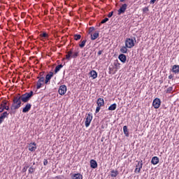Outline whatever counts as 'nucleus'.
I'll return each instance as SVG.
<instances>
[{"instance_id":"nucleus-1","label":"nucleus","mask_w":179,"mask_h":179,"mask_svg":"<svg viewBox=\"0 0 179 179\" xmlns=\"http://www.w3.org/2000/svg\"><path fill=\"white\" fill-rule=\"evenodd\" d=\"M22 107V98L21 96H15L13 100V103L10 107V110L13 111V110H18Z\"/></svg>"},{"instance_id":"nucleus-2","label":"nucleus","mask_w":179,"mask_h":179,"mask_svg":"<svg viewBox=\"0 0 179 179\" xmlns=\"http://www.w3.org/2000/svg\"><path fill=\"white\" fill-rule=\"evenodd\" d=\"M33 96H34V92H33V91L26 92L21 96V101L23 103H27L31 99V97H33Z\"/></svg>"},{"instance_id":"nucleus-3","label":"nucleus","mask_w":179,"mask_h":179,"mask_svg":"<svg viewBox=\"0 0 179 179\" xmlns=\"http://www.w3.org/2000/svg\"><path fill=\"white\" fill-rule=\"evenodd\" d=\"M92 120H93V113H89L88 114H87L85 122V125L86 128H89V127H90Z\"/></svg>"},{"instance_id":"nucleus-4","label":"nucleus","mask_w":179,"mask_h":179,"mask_svg":"<svg viewBox=\"0 0 179 179\" xmlns=\"http://www.w3.org/2000/svg\"><path fill=\"white\" fill-rule=\"evenodd\" d=\"M161 104H162V101L159 98H155L152 101V107H154V108H156V109L159 108Z\"/></svg>"},{"instance_id":"nucleus-5","label":"nucleus","mask_w":179,"mask_h":179,"mask_svg":"<svg viewBox=\"0 0 179 179\" xmlns=\"http://www.w3.org/2000/svg\"><path fill=\"white\" fill-rule=\"evenodd\" d=\"M125 45L127 48H132L135 45V43H134V39L127 38L125 41Z\"/></svg>"},{"instance_id":"nucleus-6","label":"nucleus","mask_w":179,"mask_h":179,"mask_svg":"<svg viewBox=\"0 0 179 179\" xmlns=\"http://www.w3.org/2000/svg\"><path fill=\"white\" fill-rule=\"evenodd\" d=\"M45 78H39L37 84H36V89H40L41 86H44L45 85Z\"/></svg>"},{"instance_id":"nucleus-7","label":"nucleus","mask_w":179,"mask_h":179,"mask_svg":"<svg viewBox=\"0 0 179 179\" xmlns=\"http://www.w3.org/2000/svg\"><path fill=\"white\" fill-rule=\"evenodd\" d=\"M136 168L135 169L134 173H141V170L142 169V167L143 166V161L141 160V162H138Z\"/></svg>"},{"instance_id":"nucleus-8","label":"nucleus","mask_w":179,"mask_h":179,"mask_svg":"<svg viewBox=\"0 0 179 179\" xmlns=\"http://www.w3.org/2000/svg\"><path fill=\"white\" fill-rule=\"evenodd\" d=\"M45 76V85H48V83L50 82V80H51V78H52V76H54V73L52 71H50Z\"/></svg>"},{"instance_id":"nucleus-9","label":"nucleus","mask_w":179,"mask_h":179,"mask_svg":"<svg viewBox=\"0 0 179 179\" xmlns=\"http://www.w3.org/2000/svg\"><path fill=\"white\" fill-rule=\"evenodd\" d=\"M29 152H34L37 149V144L36 143H31L28 145Z\"/></svg>"},{"instance_id":"nucleus-10","label":"nucleus","mask_w":179,"mask_h":179,"mask_svg":"<svg viewBox=\"0 0 179 179\" xmlns=\"http://www.w3.org/2000/svg\"><path fill=\"white\" fill-rule=\"evenodd\" d=\"M127 8H128V5L127 3L122 4L120 8L118 10V15H121L122 13H125V10H127Z\"/></svg>"},{"instance_id":"nucleus-11","label":"nucleus","mask_w":179,"mask_h":179,"mask_svg":"<svg viewBox=\"0 0 179 179\" xmlns=\"http://www.w3.org/2000/svg\"><path fill=\"white\" fill-rule=\"evenodd\" d=\"M8 115H9V113L5 111L0 115V124L3 122L5 118H8Z\"/></svg>"},{"instance_id":"nucleus-12","label":"nucleus","mask_w":179,"mask_h":179,"mask_svg":"<svg viewBox=\"0 0 179 179\" xmlns=\"http://www.w3.org/2000/svg\"><path fill=\"white\" fill-rule=\"evenodd\" d=\"M30 110H31V103H28L22 108V113H29V111H30Z\"/></svg>"},{"instance_id":"nucleus-13","label":"nucleus","mask_w":179,"mask_h":179,"mask_svg":"<svg viewBox=\"0 0 179 179\" xmlns=\"http://www.w3.org/2000/svg\"><path fill=\"white\" fill-rule=\"evenodd\" d=\"M90 165L91 169H97L98 167L97 161L94 159H91L90 162Z\"/></svg>"},{"instance_id":"nucleus-14","label":"nucleus","mask_w":179,"mask_h":179,"mask_svg":"<svg viewBox=\"0 0 179 179\" xmlns=\"http://www.w3.org/2000/svg\"><path fill=\"white\" fill-rule=\"evenodd\" d=\"M120 61H121V62H122L123 64H125V62H127V56L124 54H121L119 55L118 57Z\"/></svg>"},{"instance_id":"nucleus-15","label":"nucleus","mask_w":179,"mask_h":179,"mask_svg":"<svg viewBox=\"0 0 179 179\" xmlns=\"http://www.w3.org/2000/svg\"><path fill=\"white\" fill-rule=\"evenodd\" d=\"M159 157H153L151 159V164L156 166V164H159Z\"/></svg>"},{"instance_id":"nucleus-16","label":"nucleus","mask_w":179,"mask_h":179,"mask_svg":"<svg viewBox=\"0 0 179 179\" xmlns=\"http://www.w3.org/2000/svg\"><path fill=\"white\" fill-rule=\"evenodd\" d=\"M71 179H83V176L80 173H73L71 176Z\"/></svg>"},{"instance_id":"nucleus-17","label":"nucleus","mask_w":179,"mask_h":179,"mask_svg":"<svg viewBox=\"0 0 179 179\" xmlns=\"http://www.w3.org/2000/svg\"><path fill=\"white\" fill-rule=\"evenodd\" d=\"M73 54V49H71L70 51L68 52L67 55H66V59L68 61L71 60L72 58V55Z\"/></svg>"},{"instance_id":"nucleus-18","label":"nucleus","mask_w":179,"mask_h":179,"mask_svg":"<svg viewBox=\"0 0 179 179\" xmlns=\"http://www.w3.org/2000/svg\"><path fill=\"white\" fill-rule=\"evenodd\" d=\"M172 72L176 74L179 73V65H173L172 67Z\"/></svg>"},{"instance_id":"nucleus-19","label":"nucleus","mask_w":179,"mask_h":179,"mask_svg":"<svg viewBox=\"0 0 179 179\" xmlns=\"http://www.w3.org/2000/svg\"><path fill=\"white\" fill-rule=\"evenodd\" d=\"M118 174H120V172H118L117 170L113 169L110 171V176L113 177V178H115V177H117Z\"/></svg>"},{"instance_id":"nucleus-20","label":"nucleus","mask_w":179,"mask_h":179,"mask_svg":"<svg viewBox=\"0 0 179 179\" xmlns=\"http://www.w3.org/2000/svg\"><path fill=\"white\" fill-rule=\"evenodd\" d=\"M90 76L92 79H96V78H97V72H96L94 70H92L90 72Z\"/></svg>"},{"instance_id":"nucleus-21","label":"nucleus","mask_w":179,"mask_h":179,"mask_svg":"<svg viewBox=\"0 0 179 179\" xmlns=\"http://www.w3.org/2000/svg\"><path fill=\"white\" fill-rule=\"evenodd\" d=\"M97 106L103 107L104 106V99L103 98H99L96 101Z\"/></svg>"},{"instance_id":"nucleus-22","label":"nucleus","mask_w":179,"mask_h":179,"mask_svg":"<svg viewBox=\"0 0 179 179\" xmlns=\"http://www.w3.org/2000/svg\"><path fill=\"white\" fill-rule=\"evenodd\" d=\"M123 132L127 138L129 137V131H128V126L123 127Z\"/></svg>"},{"instance_id":"nucleus-23","label":"nucleus","mask_w":179,"mask_h":179,"mask_svg":"<svg viewBox=\"0 0 179 179\" xmlns=\"http://www.w3.org/2000/svg\"><path fill=\"white\" fill-rule=\"evenodd\" d=\"M35 171H36V166L32 165L29 167V169H28L29 174H34Z\"/></svg>"},{"instance_id":"nucleus-24","label":"nucleus","mask_w":179,"mask_h":179,"mask_svg":"<svg viewBox=\"0 0 179 179\" xmlns=\"http://www.w3.org/2000/svg\"><path fill=\"white\" fill-rule=\"evenodd\" d=\"M117 109V103H113L111 104L108 110H109V111H114V110H116Z\"/></svg>"},{"instance_id":"nucleus-25","label":"nucleus","mask_w":179,"mask_h":179,"mask_svg":"<svg viewBox=\"0 0 179 179\" xmlns=\"http://www.w3.org/2000/svg\"><path fill=\"white\" fill-rule=\"evenodd\" d=\"M120 52H122V54H127V52H128V47H127V45L122 47L120 48Z\"/></svg>"},{"instance_id":"nucleus-26","label":"nucleus","mask_w":179,"mask_h":179,"mask_svg":"<svg viewBox=\"0 0 179 179\" xmlns=\"http://www.w3.org/2000/svg\"><path fill=\"white\" fill-rule=\"evenodd\" d=\"M99 37V31L94 32L93 34H91V40H96Z\"/></svg>"},{"instance_id":"nucleus-27","label":"nucleus","mask_w":179,"mask_h":179,"mask_svg":"<svg viewBox=\"0 0 179 179\" xmlns=\"http://www.w3.org/2000/svg\"><path fill=\"white\" fill-rule=\"evenodd\" d=\"M63 66H64L62 64L57 66L55 69V73H58V72L61 71V69L63 68Z\"/></svg>"},{"instance_id":"nucleus-28","label":"nucleus","mask_w":179,"mask_h":179,"mask_svg":"<svg viewBox=\"0 0 179 179\" xmlns=\"http://www.w3.org/2000/svg\"><path fill=\"white\" fill-rule=\"evenodd\" d=\"M29 166L28 164H27L23 169H22L21 173H26V171H27V169H29Z\"/></svg>"},{"instance_id":"nucleus-29","label":"nucleus","mask_w":179,"mask_h":179,"mask_svg":"<svg viewBox=\"0 0 179 179\" xmlns=\"http://www.w3.org/2000/svg\"><path fill=\"white\" fill-rule=\"evenodd\" d=\"M0 106H1V107H6V106H8V101L6 100H3Z\"/></svg>"},{"instance_id":"nucleus-30","label":"nucleus","mask_w":179,"mask_h":179,"mask_svg":"<svg viewBox=\"0 0 179 179\" xmlns=\"http://www.w3.org/2000/svg\"><path fill=\"white\" fill-rule=\"evenodd\" d=\"M86 41H87V40H83L81 42V44L79 45L80 48H83V47H85V45H86Z\"/></svg>"},{"instance_id":"nucleus-31","label":"nucleus","mask_w":179,"mask_h":179,"mask_svg":"<svg viewBox=\"0 0 179 179\" xmlns=\"http://www.w3.org/2000/svg\"><path fill=\"white\" fill-rule=\"evenodd\" d=\"M78 55H79V52H74L71 55V58H78Z\"/></svg>"},{"instance_id":"nucleus-32","label":"nucleus","mask_w":179,"mask_h":179,"mask_svg":"<svg viewBox=\"0 0 179 179\" xmlns=\"http://www.w3.org/2000/svg\"><path fill=\"white\" fill-rule=\"evenodd\" d=\"M81 37H82V36H80V34H75L74 35V40L78 41V40H80Z\"/></svg>"},{"instance_id":"nucleus-33","label":"nucleus","mask_w":179,"mask_h":179,"mask_svg":"<svg viewBox=\"0 0 179 179\" xmlns=\"http://www.w3.org/2000/svg\"><path fill=\"white\" fill-rule=\"evenodd\" d=\"M39 76L38 78L40 79V78H45V72L43 71L39 73Z\"/></svg>"},{"instance_id":"nucleus-34","label":"nucleus","mask_w":179,"mask_h":179,"mask_svg":"<svg viewBox=\"0 0 179 179\" xmlns=\"http://www.w3.org/2000/svg\"><path fill=\"white\" fill-rule=\"evenodd\" d=\"M58 93L60 96H64L66 93V90H58Z\"/></svg>"},{"instance_id":"nucleus-35","label":"nucleus","mask_w":179,"mask_h":179,"mask_svg":"<svg viewBox=\"0 0 179 179\" xmlns=\"http://www.w3.org/2000/svg\"><path fill=\"white\" fill-rule=\"evenodd\" d=\"M59 90H66V85H62L59 87Z\"/></svg>"},{"instance_id":"nucleus-36","label":"nucleus","mask_w":179,"mask_h":179,"mask_svg":"<svg viewBox=\"0 0 179 179\" xmlns=\"http://www.w3.org/2000/svg\"><path fill=\"white\" fill-rule=\"evenodd\" d=\"M106 22H108V18H105V19H103L101 22V23H99V26H100L101 24H104V23H106Z\"/></svg>"},{"instance_id":"nucleus-37","label":"nucleus","mask_w":179,"mask_h":179,"mask_svg":"<svg viewBox=\"0 0 179 179\" xmlns=\"http://www.w3.org/2000/svg\"><path fill=\"white\" fill-rule=\"evenodd\" d=\"M101 109V106H97L95 113L97 114V113H99L100 110Z\"/></svg>"},{"instance_id":"nucleus-38","label":"nucleus","mask_w":179,"mask_h":179,"mask_svg":"<svg viewBox=\"0 0 179 179\" xmlns=\"http://www.w3.org/2000/svg\"><path fill=\"white\" fill-rule=\"evenodd\" d=\"M40 36L44 37L45 38H46V37H48V34H47V33H43V34H41Z\"/></svg>"},{"instance_id":"nucleus-39","label":"nucleus","mask_w":179,"mask_h":179,"mask_svg":"<svg viewBox=\"0 0 179 179\" xmlns=\"http://www.w3.org/2000/svg\"><path fill=\"white\" fill-rule=\"evenodd\" d=\"M143 12H149V8L148 7H145L144 8H143Z\"/></svg>"},{"instance_id":"nucleus-40","label":"nucleus","mask_w":179,"mask_h":179,"mask_svg":"<svg viewBox=\"0 0 179 179\" xmlns=\"http://www.w3.org/2000/svg\"><path fill=\"white\" fill-rule=\"evenodd\" d=\"M47 164H48V160L45 159L44 161H43V166H47Z\"/></svg>"},{"instance_id":"nucleus-41","label":"nucleus","mask_w":179,"mask_h":179,"mask_svg":"<svg viewBox=\"0 0 179 179\" xmlns=\"http://www.w3.org/2000/svg\"><path fill=\"white\" fill-rule=\"evenodd\" d=\"M113 15H114V12L113 11H112V12L108 13V17H111L113 16Z\"/></svg>"},{"instance_id":"nucleus-42","label":"nucleus","mask_w":179,"mask_h":179,"mask_svg":"<svg viewBox=\"0 0 179 179\" xmlns=\"http://www.w3.org/2000/svg\"><path fill=\"white\" fill-rule=\"evenodd\" d=\"M3 110H5L3 106L0 105V113H3Z\"/></svg>"},{"instance_id":"nucleus-43","label":"nucleus","mask_w":179,"mask_h":179,"mask_svg":"<svg viewBox=\"0 0 179 179\" xmlns=\"http://www.w3.org/2000/svg\"><path fill=\"white\" fill-rule=\"evenodd\" d=\"M3 108H4V110H6L7 111H9V110H10V108H9V106H4Z\"/></svg>"},{"instance_id":"nucleus-44","label":"nucleus","mask_w":179,"mask_h":179,"mask_svg":"<svg viewBox=\"0 0 179 179\" xmlns=\"http://www.w3.org/2000/svg\"><path fill=\"white\" fill-rule=\"evenodd\" d=\"M101 54H103V50H99L98 52V55H101Z\"/></svg>"},{"instance_id":"nucleus-45","label":"nucleus","mask_w":179,"mask_h":179,"mask_svg":"<svg viewBox=\"0 0 179 179\" xmlns=\"http://www.w3.org/2000/svg\"><path fill=\"white\" fill-rule=\"evenodd\" d=\"M156 2V0H150V3H155Z\"/></svg>"},{"instance_id":"nucleus-46","label":"nucleus","mask_w":179,"mask_h":179,"mask_svg":"<svg viewBox=\"0 0 179 179\" xmlns=\"http://www.w3.org/2000/svg\"><path fill=\"white\" fill-rule=\"evenodd\" d=\"M90 30H91V31H93V30H94V27H90Z\"/></svg>"},{"instance_id":"nucleus-47","label":"nucleus","mask_w":179,"mask_h":179,"mask_svg":"<svg viewBox=\"0 0 179 179\" xmlns=\"http://www.w3.org/2000/svg\"><path fill=\"white\" fill-rule=\"evenodd\" d=\"M173 75H170V76H169V79H173Z\"/></svg>"},{"instance_id":"nucleus-48","label":"nucleus","mask_w":179,"mask_h":179,"mask_svg":"<svg viewBox=\"0 0 179 179\" xmlns=\"http://www.w3.org/2000/svg\"><path fill=\"white\" fill-rule=\"evenodd\" d=\"M68 96H71V91H68L67 94Z\"/></svg>"},{"instance_id":"nucleus-49","label":"nucleus","mask_w":179,"mask_h":179,"mask_svg":"<svg viewBox=\"0 0 179 179\" xmlns=\"http://www.w3.org/2000/svg\"><path fill=\"white\" fill-rule=\"evenodd\" d=\"M166 93H171V90H167Z\"/></svg>"},{"instance_id":"nucleus-50","label":"nucleus","mask_w":179,"mask_h":179,"mask_svg":"<svg viewBox=\"0 0 179 179\" xmlns=\"http://www.w3.org/2000/svg\"><path fill=\"white\" fill-rule=\"evenodd\" d=\"M104 141V137L101 138V142H103Z\"/></svg>"},{"instance_id":"nucleus-51","label":"nucleus","mask_w":179,"mask_h":179,"mask_svg":"<svg viewBox=\"0 0 179 179\" xmlns=\"http://www.w3.org/2000/svg\"><path fill=\"white\" fill-rule=\"evenodd\" d=\"M56 178L59 179L61 178V176H57Z\"/></svg>"},{"instance_id":"nucleus-52","label":"nucleus","mask_w":179,"mask_h":179,"mask_svg":"<svg viewBox=\"0 0 179 179\" xmlns=\"http://www.w3.org/2000/svg\"><path fill=\"white\" fill-rule=\"evenodd\" d=\"M36 164V162H33V166H34Z\"/></svg>"},{"instance_id":"nucleus-53","label":"nucleus","mask_w":179,"mask_h":179,"mask_svg":"<svg viewBox=\"0 0 179 179\" xmlns=\"http://www.w3.org/2000/svg\"><path fill=\"white\" fill-rule=\"evenodd\" d=\"M124 1H125V0H120V2H124Z\"/></svg>"},{"instance_id":"nucleus-54","label":"nucleus","mask_w":179,"mask_h":179,"mask_svg":"<svg viewBox=\"0 0 179 179\" xmlns=\"http://www.w3.org/2000/svg\"><path fill=\"white\" fill-rule=\"evenodd\" d=\"M125 96H127V92H124Z\"/></svg>"},{"instance_id":"nucleus-55","label":"nucleus","mask_w":179,"mask_h":179,"mask_svg":"<svg viewBox=\"0 0 179 179\" xmlns=\"http://www.w3.org/2000/svg\"><path fill=\"white\" fill-rule=\"evenodd\" d=\"M36 92L37 93V90H36Z\"/></svg>"},{"instance_id":"nucleus-56","label":"nucleus","mask_w":179,"mask_h":179,"mask_svg":"<svg viewBox=\"0 0 179 179\" xmlns=\"http://www.w3.org/2000/svg\"><path fill=\"white\" fill-rule=\"evenodd\" d=\"M139 93H141V91H139Z\"/></svg>"}]
</instances>
